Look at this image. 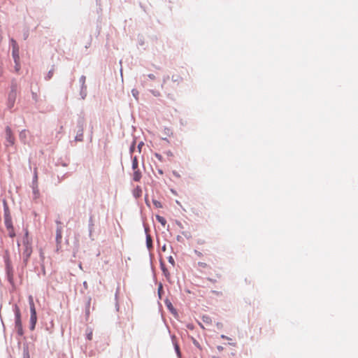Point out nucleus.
Listing matches in <instances>:
<instances>
[{
  "mask_svg": "<svg viewBox=\"0 0 358 358\" xmlns=\"http://www.w3.org/2000/svg\"><path fill=\"white\" fill-rule=\"evenodd\" d=\"M16 94L14 92H12L8 95V106L12 108L14 106L15 101Z\"/></svg>",
  "mask_w": 358,
  "mask_h": 358,
  "instance_id": "9",
  "label": "nucleus"
},
{
  "mask_svg": "<svg viewBox=\"0 0 358 358\" xmlns=\"http://www.w3.org/2000/svg\"><path fill=\"white\" fill-rule=\"evenodd\" d=\"M197 243L199 245H203L206 243V241L203 239H199L197 240Z\"/></svg>",
  "mask_w": 358,
  "mask_h": 358,
  "instance_id": "24",
  "label": "nucleus"
},
{
  "mask_svg": "<svg viewBox=\"0 0 358 358\" xmlns=\"http://www.w3.org/2000/svg\"><path fill=\"white\" fill-rule=\"evenodd\" d=\"M32 252V249L31 245L27 243L24 244V250L23 252V255L24 257V262L26 263L28 261V259L29 258Z\"/></svg>",
  "mask_w": 358,
  "mask_h": 358,
  "instance_id": "3",
  "label": "nucleus"
},
{
  "mask_svg": "<svg viewBox=\"0 0 358 358\" xmlns=\"http://www.w3.org/2000/svg\"><path fill=\"white\" fill-rule=\"evenodd\" d=\"M162 270H163V272H164V275L166 276H167L169 275L167 269L165 268L163 265H162Z\"/></svg>",
  "mask_w": 358,
  "mask_h": 358,
  "instance_id": "26",
  "label": "nucleus"
},
{
  "mask_svg": "<svg viewBox=\"0 0 358 358\" xmlns=\"http://www.w3.org/2000/svg\"><path fill=\"white\" fill-rule=\"evenodd\" d=\"M29 307H30V310H36L34 302V299H33L32 296H29Z\"/></svg>",
  "mask_w": 358,
  "mask_h": 358,
  "instance_id": "13",
  "label": "nucleus"
},
{
  "mask_svg": "<svg viewBox=\"0 0 358 358\" xmlns=\"http://www.w3.org/2000/svg\"><path fill=\"white\" fill-rule=\"evenodd\" d=\"M176 351H177L178 353L179 352V347L178 345H176Z\"/></svg>",
  "mask_w": 358,
  "mask_h": 358,
  "instance_id": "30",
  "label": "nucleus"
},
{
  "mask_svg": "<svg viewBox=\"0 0 358 358\" xmlns=\"http://www.w3.org/2000/svg\"><path fill=\"white\" fill-rule=\"evenodd\" d=\"M136 191V194L135 193V194H136L137 196H139V193H141V190L140 189L137 188Z\"/></svg>",
  "mask_w": 358,
  "mask_h": 358,
  "instance_id": "28",
  "label": "nucleus"
},
{
  "mask_svg": "<svg viewBox=\"0 0 358 358\" xmlns=\"http://www.w3.org/2000/svg\"><path fill=\"white\" fill-rule=\"evenodd\" d=\"M62 238V230L61 227H58L56 231V241L59 244L61 243Z\"/></svg>",
  "mask_w": 358,
  "mask_h": 358,
  "instance_id": "10",
  "label": "nucleus"
},
{
  "mask_svg": "<svg viewBox=\"0 0 358 358\" xmlns=\"http://www.w3.org/2000/svg\"><path fill=\"white\" fill-rule=\"evenodd\" d=\"M155 157H156L157 159H159V161H161V162L162 161V159H163V158H162V155H159V154H158V153H155Z\"/></svg>",
  "mask_w": 358,
  "mask_h": 358,
  "instance_id": "23",
  "label": "nucleus"
},
{
  "mask_svg": "<svg viewBox=\"0 0 358 358\" xmlns=\"http://www.w3.org/2000/svg\"><path fill=\"white\" fill-rule=\"evenodd\" d=\"M4 224L6 227L8 234L10 237L13 238L15 236V233L12 223V220L8 214L4 216Z\"/></svg>",
  "mask_w": 358,
  "mask_h": 358,
  "instance_id": "2",
  "label": "nucleus"
},
{
  "mask_svg": "<svg viewBox=\"0 0 358 358\" xmlns=\"http://www.w3.org/2000/svg\"><path fill=\"white\" fill-rule=\"evenodd\" d=\"M165 154L170 158L173 157V153L171 150L166 151Z\"/></svg>",
  "mask_w": 358,
  "mask_h": 358,
  "instance_id": "22",
  "label": "nucleus"
},
{
  "mask_svg": "<svg viewBox=\"0 0 358 358\" xmlns=\"http://www.w3.org/2000/svg\"><path fill=\"white\" fill-rule=\"evenodd\" d=\"M162 250H163L164 251H165V250H166V246H165V245H164V246L162 247Z\"/></svg>",
  "mask_w": 358,
  "mask_h": 358,
  "instance_id": "33",
  "label": "nucleus"
},
{
  "mask_svg": "<svg viewBox=\"0 0 358 358\" xmlns=\"http://www.w3.org/2000/svg\"><path fill=\"white\" fill-rule=\"evenodd\" d=\"M168 260H169V262L171 263L173 266L175 265V261H174V259L172 256H170L169 258H168Z\"/></svg>",
  "mask_w": 358,
  "mask_h": 358,
  "instance_id": "21",
  "label": "nucleus"
},
{
  "mask_svg": "<svg viewBox=\"0 0 358 358\" xmlns=\"http://www.w3.org/2000/svg\"><path fill=\"white\" fill-rule=\"evenodd\" d=\"M8 273L9 278H11V275H10V270H8Z\"/></svg>",
  "mask_w": 358,
  "mask_h": 358,
  "instance_id": "32",
  "label": "nucleus"
},
{
  "mask_svg": "<svg viewBox=\"0 0 358 358\" xmlns=\"http://www.w3.org/2000/svg\"><path fill=\"white\" fill-rule=\"evenodd\" d=\"M6 135L7 141L13 145L14 143V136L12 134V131L9 127H7L6 129Z\"/></svg>",
  "mask_w": 358,
  "mask_h": 358,
  "instance_id": "7",
  "label": "nucleus"
},
{
  "mask_svg": "<svg viewBox=\"0 0 358 358\" xmlns=\"http://www.w3.org/2000/svg\"><path fill=\"white\" fill-rule=\"evenodd\" d=\"M132 169L134 171L133 173V180L134 181L138 182L141 180L142 174L138 169V162L136 157H134L132 160Z\"/></svg>",
  "mask_w": 358,
  "mask_h": 358,
  "instance_id": "1",
  "label": "nucleus"
},
{
  "mask_svg": "<svg viewBox=\"0 0 358 358\" xmlns=\"http://www.w3.org/2000/svg\"><path fill=\"white\" fill-rule=\"evenodd\" d=\"M15 327H16V328L22 327V322H21V314H20V309L17 306H15Z\"/></svg>",
  "mask_w": 358,
  "mask_h": 358,
  "instance_id": "4",
  "label": "nucleus"
},
{
  "mask_svg": "<svg viewBox=\"0 0 358 358\" xmlns=\"http://www.w3.org/2000/svg\"><path fill=\"white\" fill-rule=\"evenodd\" d=\"M197 266L201 272H204L206 270L211 269L210 264L205 262H199L197 263Z\"/></svg>",
  "mask_w": 358,
  "mask_h": 358,
  "instance_id": "6",
  "label": "nucleus"
},
{
  "mask_svg": "<svg viewBox=\"0 0 358 358\" xmlns=\"http://www.w3.org/2000/svg\"><path fill=\"white\" fill-rule=\"evenodd\" d=\"M152 203H153V205L156 207V208H162V204L160 201H157V200H153L152 201Z\"/></svg>",
  "mask_w": 358,
  "mask_h": 358,
  "instance_id": "18",
  "label": "nucleus"
},
{
  "mask_svg": "<svg viewBox=\"0 0 358 358\" xmlns=\"http://www.w3.org/2000/svg\"><path fill=\"white\" fill-rule=\"evenodd\" d=\"M80 130L78 131L79 133H78V134L76 135V141H83V121H80Z\"/></svg>",
  "mask_w": 358,
  "mask_h": 358,
  "instance_id": "8",
  "label": "nucleus"
},
{
  "mask_svg": "<svg viewBox=\"0 0 358 358\" xmlns=\"http://www.w3.org/2000/svg\"><path fill=\"white\" fill-rule=\"evenodd\" d=\"M31 312V317H30V322H31V329L34 330L35 328V325L37 321V316H36V310H30Z\"/></svg>",
  "mask_w": 358,
  "mask_h": 358,
  "instance_id": "5",
  "label": "nucleus"
},
{
  "mask_svg": "<svg viewBox=\"0 0 358 358\" xmlns=\"http://www.w3.org/2000/svg\"><path fill=\"white\" fill-rule=\"evenodd\" d=\"M214 358H215V357H214Z\"/></svg>",
  "mask_w": 358,
  "mask_h": 358,
  "instance_id": "35",
  "label": "nucleus"
},
{
  "mask_svg": "<svg viewBox=\"0 0 358 358\" xmlns=\"http://www.w3.org/2000/svg\"><path fill=\"white\" fill-rule=\"evenodd\" d=\"M29 134V131L27 130H22L20 134V138L22 141L25 140L27 138V135Z\"/></svg>",
  "mask_w": 358,
  "mask_h": 358,
  "instance_id": "14",
  "label": "nucleus"
},
{
  "mask_svg": "<svg viewBox=\"0 0 358 358\" xmlns=\"http://www.w3.org/2000/svg\"><path fill=\"white\" fill-rule=\"evenodd\" d=\"M143 145V143H141L138 145V148H139V149H141V145Z\"/></svg>",
  "mask_w": 358,
  "mask_h": 358,
  "instance_id": "31",
  "label": "nucleus"
},
{
  "mask_svg": "<svg viewBox=\"0 0 358 358\" xmlns=\"http://www.w3.org/2000/svg\"><path fill=\"white\" fill-rule=\"evenodd\" d=\"M222 278L221 273L216 272L213 277H208L207 280L211 282H216L217 279H220Z\"/></svg>",
  "mask_w": 358,
  "mask_h": 358,
  "instance_id": "11",
  "label": "nucleus"
},
{
  "mask_svg": "<svg viewBox=\"0 0 358 358\" xmlns=\"http://www.w3.org/2000/svg\"><path fill=\"white\" fill-rule=\"evenodd\" d=\"M202 321L207 324H210L212 322L211 318L208 315H203L202 317Z\"/></svg>",
  "mask_w": 358,
  "mask_h": 358,
  "instance_id": "16",
  "label": "nucleus"
},
{
  "mask_svg": "<svg viewBox=\"0 0 358 358\" xmlns=\"http://www.w3.org/2000/svg\"><path fill=\"white\" fill-rule=\"evenodd\" d=\"M87 339H88V340H92V331H91V332H90V333L87 334Z\"/></svg>",
  "mask_w": 358,
  "mask_h": 358,
  "instance_id": "27",
  "label": "nucleus"
},
{
  "mask_svg": "<svg viewBox=\"0 0 358 358\" xmlns=\"http://www.w3.org/2000/svg\"><path fill=\"white\" fill-rule=\"evenodd\" d=\"M156 219L157 220L161 223L163 226H165L166 223V221L165 220L164 217L160 216V215H157L156 216Z\"/></svg>",
  "mask_w": 358,
  "mask_h": 358,
  "instance_id": "17",
  "label": "nucleus"
},
{
  "mask_svg": "<svg viewBox=\"0 0 358 358\" xmlns=\"http://www.w3.org/2000/svg\"><path fill=\"white\" fill-rule=\"evenodd\" d=\"M194 252L198 257L201 258L203 256V253L197 250H194Z\"/></svg>",
  "mask_w": 358,
  "mask_h": 358,
  "instance_id": "20",
  "label": "nucleus"
},
{
  "mask_svg": "<svg viewBox=\"0 0 358 358\" xmlns=\"http://www.w3.org/2000/svg\"><path fill=\"white\" fill-rule=\"evenodd\" d=\"M149 76H150L151 78H152L154 77V76H152V75H150Z\"/></svg>",
  "mask_w": 358,
  "mask_h": 358,
  "instance_id": "34",
  "label": "nucleus"
},
{
  "mask_svg": "<svg viewBox=\"0 0 358 358\" xmlns=\"http://www.w3.org/2000/svg\"><path fill=\"white\" fill-rule=\"evenodd\" d=\"M172 80L174 82H179L182 80V78L178 75H176L172 76Z\"/></svg>",
  "mask_w": 358,
  "mask_h": 358,
  "instance_id": "19",
  "label": "nucleus"
},
{
  "mask_svg": "<svg viewBox=\"0 0 358 358\" xmlns=\"http://www.w3.org/2000/svg\"><path fill=\"white\" fill-rule=\"evenodd\" d=\"M13 56L14 57L15 62L17 65V62L19 60V55H18V50L15 48H13Z\"/></svg>",
  "mask_w": 358,
  "mask_h": 358,
  "instance_id": "12",
  "label": "nucleus"
},
{
  "mask_svg": "<svg viewBox=\"0 0 358 358\" xmlns=\"http://www.w3.org/2000/svg\"><path fill=\"white\" fill-rule=\"evenodd\" d=\"M17 333H18L20 335H22V334H23L22 327H17Z\"/></svg>",
  "mask_w": 358,
  "mask_h": 358,
  "instance_id": "25",
  "label": "nucleus"
},
{
  "mask_svg": "<svg viewBox=\"0 0 358 358\" xmlns=\"http://www.w3.org/2000/svg\"><path fill=\"white\" fill-rule=\"evenodd\" d=\"M146 243L148 248H152V238L150 234H147L146 236Z\"/></svg>",
  "mask_w": 358,
  "mask_h": 358,
  "instance_id": "15",
  "label": "nucleus"
},
{
  "mask_svg": "<svg viewBox=\"0 0 358 358\" xmlns=\"http://www.w3.org/2000/svg\"><path fill=\"white\" fill-rule=\"evenodd\" d=\"M158 173L160 174V175H162L163 174V171L161 170V169H159L158 170Z\"/></svg>",
  "mask_w": 358,
  "mask_h": 358,
  "instance_id": "29",
  "label": "nucleus"
}]
</instances>
